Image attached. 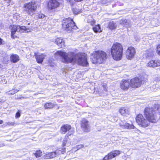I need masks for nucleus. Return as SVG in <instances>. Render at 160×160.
<instances>
[{
  "instance_id": "1",
  "label": "nucleus",
  "mask_w": 160,
  "mask_h": 160,
  "mask_svg": "<svg viewBox=\"0 0 160 160\" xmlns=\"http://www.w3.org/2000/svg\"><path fill=\"white\" fill-rule=\"evenodd\" d=\"M136 122L140 127L146 128L150 126V123H155L158 121L156 114L149 107H146L143 111V115L141 113L137 115Z\"/></svg>"
},
{
  "instance_id": "2",
  "label": "nucleus",
  "mask_w": 160,
  "mask_h": 160,
  "mask_svg": "<svg viewBox=\"0 0 160 160\" xmlns=\"http://www.w3.org/2000/svg\"><path fill=\"white\" fill-rule=\"evenodd\" d=\"M110 54L115 60L119 61L122 57L123 47L121 43L118 42L114 43L110 49Z\"/></svg>"
},
{
  "instance_id": "3",
  "label": "nucleus",
  "mask_w": 160,
  "mask_h": 160,
  "mask_svg": "<svg viewBox=\"0 0 160 160\" xmlns=\"http://www.w3.org/2000/svg\"><path fill=\"white\" fill-rule=\"evenodd\" d=\"M91 61L95 64H100L103 63L107 58V54L103 50L94 51L91 53Z\"/></svg>"
},
{
  "instance_id": "4",
  "label": "nucleus",
  "mask_w": 160,
  "mask_h": 160,
  "mask_svg": "<svg viewBox=\"0 0 160 160\" xmlns=\"http://www.w3.org/2000/svg\"><path fill=\"white\" fill-rule=\"evenodd\" d=\"M55 55L61 57L62 62L66 63H72L75 59L76 55L73 52H70L67 53L61 51H58L55 52Z\"/></svg>"
},
{
  "instance_id": "5",
  "label": "nucleus",
  "mask_w": 160,
  "mask_h": 160,
  "mask_svg": "<svg viewBox=\"0 0 160 160\" xmlns=\"http://www.w3.org/2000/svg\"><path fill=\"white\" fill-rule=\"evenodd\" d=\"M23 8H24V11L28 15L32 16L35 14L38 6L36 2L32 1L25 3L23 5Z\"/></svg>"
},
{
  "instance_id": "6",
  "label": "nucleus",
  "mask_w": 160,
  "mask_h": 160,
  "mask_svg": "<svg viewBox=\"0 0 160 160\" xmlns=\"http://www.w3.org/2000/svg\"><path fill=\"white\" fill-rule=\"evenodd\" d=\"M62 27L67 31H72L77 29V27L72 19L68 18L64 19L62 24Z\"/></svg>"
},
{
  "instance_id": "7",
  "label": "nucleus",
  "mask_w": 160,
  "mask_h": 160,
  "mask_svg": "<svg viewBox=\"0 0 160 160\" xmlns=\"http://www.w3.org/2000/svg\"><path fill=\"white\" fill-rule=\"evenodd\" d=\"M78 64L83 67H88L89 63L87 61V55L84 53H80L77 60Z\"/></svg>"
},
{
  "instance_id": "8",
  "label": "nucleus",
  "mask_w": 160,
  "mask_h": 160,
  "mask_svg": "<svg viewBox=\"0 0 160 160\" xmlns=\"http://www.w3.org/2000/svg\"><path fill=\"white\" fill-rule=\"evenodd\" d=\"M61 0H49L47 2V7L48 10H54L59 7L60 5Z\"/></svg>"
},
{
  "instance_id": "9",
  "label": "nucleus",
  "mask_w": 160,
  "mask_h": 160,
  "mask_svg": "<svg viewBox=\"0 0 160 160\" xmlns=\"http://www.w3.org/2000/svg\"><path fill=\"white\" fill-rule=\"evenodd\" d=\"M136 54L135 49L132 46L128 47L125 52L126 57L128 60H131L133 58Z\"/></svg>"
},
{
  "instance_id": "10",
  "label": "nucleus",
  "mask_w": 160,
  "mask_h": 160,
  "mask_svg": "<svg viewBox=\"0 0 160 160\" xmlns=\"http://www.w3.org/2000/svg\"><path fill=\"white\" fill-rule=\"evenodd\" d=\"M129 79H122L119 82V88L122 91H127L131 87Z\"/></svg>"
},
{
  "instance_id": "11",
  "label": "nucleus",
  "mask_w": 160,
  "mask_h": 160,
  "mask_svg": "<svg viewBox=\"0 0 160 160\" xmlns=\"http://www.w3.org/2000/svg\"><path fill=\"white\" fill-rule=\"evenodd\" d=\"M130 82L131 87L134 88L140 87L142 83V80L138 77L131 79Z\"/></svg>"
},
{
  "instance_id": "12",
  "label": "nucleus",
  "mask_w": 160,
  "mask_h": 160,
  "mask_svg": "<svg viewBox=\"0 0 160 160\" xmlns=\"http://www.w3.org/2000/svg\"><path fill=\"white\" fill-rule=\"evenodd\" d=\"M121 154V152L118 150H115L108 153L102 158L103 160H111L118 156Z\"/></svg>"
},
{
  "instance_id": "13",
  "label": "nucleus",
  "mask_w": 160,
  "mask_h": 160,
  "mask_svg": "<svg viewBox=\"0 0 160 160\" xmlns=\"http://www.w3.org/2000/svg\"><path fill=\"white\" fill-rule=\"evenodd\" d=\"M81 129L84 132H88L90 131V127L89 121L85 118L82 119L80 122Z\"/></svg>"
},
{
  "instance_id": "14",
  "label": "nucleus",
  "mask_w": 160,
  "mask_h": 160,
  "mask_svg": "<svg viewBox=\"0 0 160 160\" xmlns=\"http://www.w3.org/2000/svg\"><path fill=\"white\" fill-rule=\"evenodd\" d=\"M43 107L45 109H51L55 107L57 109H58L59 107L57 103H54L52 102L48 101L45 102L43 105Z\"/></svg>"
},
{
  "instance_id": "15",
  "label": "nucleus",
  "mask_w": 160,
  "mask_h": 160,
  "mask_svg": "<svg viewBox=\"0 0 160 160\" xmlns=\"http://www.w3.org/2000/svg\"><path fill=\"white\" fill-rule=\"evenodd\" d=\"M72 128L71 126L69 124H66L62 125L60 128V132L61 134H65L67 132H69V131ZM73 134V132H70V133Z\"/></svg>"
},
{
  "instance_id": "16",
  "label": "nucleus",
  "mask_w": 160,
  "mask_h": 160,
  "mask_svg": "<svg viewBox=\"0 0 160 160\" xmlns=\"http://www.w3.org/2000/svg\"><path fill=\"white\" fill-rule=\"evenodd\" d=\"M147 66L151 68H155L160 66V60L151 59L148 62Z\"/></svg>"
},
{
  "instance_id": "17",
  "label": "nucleus",
  "mask_w": 160,
  "mask_h": 160,
  "mask_svg": "<svg viewBox=\"0 0 160 160\" xmlns=\"http://www.w3.org/2000/svg\"><path fill=\"white\" fill-rule=\"evenodd\" d=\"M9 29L11 30V36L12 39H14L17 36L15 35L16 32L18 29V25L15 24L10 25L9 27Z\"/></svg>"
},
{
  "instance_id": "18",
  "label": "nucleus",
  "mask_w": 160,
  "mask_h": 160,
  "mask_svg": "<svg viewBox=\"0 0 160 160\" xmlns=\"http://www.w3.org/2000/svg\"><path fill=\"white\" fill-rule=\"evenodd\" d=\"M118 112L120 114L124 117H127L130 114L128 109L126 107H122L119 109Z\"/></svg>"
},
{
  "instance_id": "19",
  "label": "nucleus",
  "mask_w": 160,
  "mask_h": 160,
  "mask_svg": "<svg viewBox=\"0 0 160 160\" xmlns=\"http://www.w3.org/2000/svg\"><path fill=\"white\" fill-rule=\"evenodd\" d=\"M55 42L59 48H63L65 47L64 41L62 38H57L55 40Z\"/></svg>"
},
{
  "instance_id": "20",
  "label": "nucleus",
  "mask_w": 160,
  "mask_h": 160,
  "mask_svg": "<svg viewBox=\"0 0 160 160\" xmlns=\"http://www.w3.org/2000/svg\"><path fill=\"white\" fill-rule=\"evenodd\" d=\"M34 56L35 57L37 62L38 63H42L45 58V56L42 53L38 54V53L35 52L34 53Z\"/></svg>"
},
{
  "instance_id": "21",
  "label": "nucleus",
  "mask_w": 160,
  "mask_h": 160,
  "mask_svg": "<svg viewBox=\"0 0 160 160\" xmlns=\"http://www.w3.org/2000/svg\"><path fill=\"white\" fill-rule=\"evenodd\" d=\"M120 127L122 129H131L134 128V126L132 125H130L128 123H124L121 122L119 123Z\"/></svg>"
},
{
  "instance_id": "22",
  "label": "nucleus",
  "mask_w": 160,
  "mask_h": 160,
  "mask_svg": "<svg viewBox=\"0 0 160 160\" xmlns=\"http://www.w3.org/2000/svg\"><path fill=\"white\" fill-rule=\"evenodd\" d=\"M56 156V152H48L45 154L43 157V158L44 159L52 158Z\"/></svg>"
},
{
  "instance_id": "23",
  "label": "nucleus",
  "mask_w": 160,
  "mask_h": 160,
  "mask_svg": "<svg viewBox=\"0 0 160 160\" xmlns=\"http://www.w3.org/2000/svg\"><path fill=\"white\" fill-rule=\"evenodd\" d=\"M19 60V57L17 54H12L10 56V61L13 63L17 62Z\"/></svg>"
},
{
  "instance_id": "24",
  "label": "nucleus",
  "mask_w": 160,
  "mask_h": 160,
  "mask_svg": "<svg viewBox=\"0 0 160 160\" xmlns=\"http://www.w3.org/2000/svg\"><path fill=\"white\" fill-rule=\"evenodd\" d=\"M73 133L71 132L70 133V132H68L67 134L65 136L63 140L62 146V147H64L66 146L68 141V140L69 139V136L72 135Z\"/></svg>"
},
{
  "instance_id": "25",
  "label": "nucleus",
  "mask_w": 160,
  "mask_h": 160,
  "mask_svg": "<svg viewBox=\"0 0 160 160\" xmlns=\"http://www.w3.org/2000/svg\"><path fill=\"white\" fill-rule=\"evenodd\" d=\"M107 28L111 30H115L117 28V25L113 21L110 22L108 23Z\"/></svg>"
},
{
  "instance_id": "26",
  "label": "nucleus",
  "mask_w": 160,
  "mask_h": 160,
  "mask_svg": "<svg viewBox=\"0 0 160 160\" xmlns=\"http://www.w3.org/2000/svg\"><path fill=\"white\" fill-rule=\"evenodd\" d=\"M66 152V148L64 147L59 148L56 150L55 152H56V155L57 154L60 155L64 154Z\"/></svg>"
},
{
  "instance_id": "27",
  "label": "nucleus",
  "mask_w": 160,
  "mask_h": 160,
  "mask_svg": "<svg viewBox=\"0 0 160 160\" xmlns=\"http://www.w3.org/2000/svg\"><path fill=\"white\" fill-rule=\"evenodd\" d=\"M92 29L95 33L100 32L102 31L100 26L99 24L96 25L93 27L92 28Z\"/></svg>"
},
{
  "instance_id": "28",
  "label": "nucleus",
  "mask_w": 160,
  "mask_h": 160,
  "mask_svg": "<svg viewBox=\"0 0 160 160\" xmlns=\"http://www.w3.org/2000/svg\"><path fill=\"white\" fill-rule=\"evenodd\" d=\"M19 91V90L17 89H12L6 92V93L8 95H12L14 94L17 93Z\"/></svg>"
},
{
  "instance_id": "29",
  "label": "nucleus",
  "mask_w": 160,
  "mask_h": 160,
  "mask_svg": "<svg viewBox=\"0 0 160 160\" xmlns=\"http://www.w3.org/2000/svg\"><path fill=\"white\" fill-rule=\"evenodd\" d=\"M34 154L36 158H38L42 155V152L40 150H38L35 151Z\"/></svg>"
},
{
  "instance_id": "30",
  "label": "nucleus",
  "mask_w": 160,
  "mask_h": 160,
  "mask_svg": "<svg viewBox=\"0 0 160 160\" xmlns=\"http://www.w3.org/2000/svg\"><path fill=\"white\" fill-rule=\"evenodd\" d=\"M81 9H79L77 7H74L72 9L73 12L75 14L80 13L81 12Z\"/></svg>"
},
{
  "instance_id": "31",
  "label": "nucleus",
  "mask_w": 160,
  "mask_h": 160,
  "mask_svg": "<svg viewBox=\"0 0 160 160\" xmlns=\"http://www.w3.org/2000/svg\"><path fill=\"white\" fill-rule=\"evenodd\" d=\"M87 22L91 26H93L96 23L95 20L93 18H92L91 20L88 19Z\"/></svg>"
},
{
  "instance_id": "32",
  "label": "nucleus",
  "mask_w": 160,
  "mask_h": 160,
  "mask_svg": "<svg viewBox=\"0 0 160 160\" xmlns=\"http://www.w3.org/2000/svg\"><path fill=\"white\" fill-rule=\"evenodd\" d=\"M156 51L157 54L160 56V43L157 45L156 48Z\"/></svg>"
},
{
  "instance_id": "33",
  "label": "nucleus",
  "mask_w": 160,
  "mask_h": 160,
  "mask_svg": "<svg viewBox=\"0 0 160 160\" xmlns=\"http://www.w3.org/2000/svg\"><path fill=\"white\" fill-rule=\"evenodd\" d=\"M21 116V114L20 111L18 110L15 114L16 118H19Z\"/></svg>"
},
{
  "instance_id": "34",
  "label": "nucleus",
  "mask_w": 160,
  "mask_h": 160,
  "mask_svg": "<svg viewBox=\"0 0 160 160\" xmlns=\"http://www.w3.org/2000/svg\"><path fill=\"white\" fill-rule=\"evenodd\" d=\"M84 147V145L83 144L78 145L76 146L77 150L81 149Z\"/></svg>"
},
{
  "instance_id": "35",
  "label": "nucleus",
  "mask_w": 160,
  "mask_h": 160,
  "mask_svg": "<svg viewBox=\"0 0 160 160\" xmlns=\"http://www.w3.org/2000/svg\"><path fill=\"white\" fill-rule=\"evenodd\" d=\"M37 16L38 18H43L45 17V15L42 13H39Z\"/></svg>"
},
{
  "instance_id": "36",
  "label": "nucleus",
  "mask_w": 160,
  "mask_h": 160,
  "mask_svg": "<svg viewBox=\"0 0 160 160\" xmlns=\"http://www.w3.org/2000/svg\"><path fill=\"white\" fill-rule=\"evenodd\" d=\"M18 29H19L20 30H25L26 27L24 26H21L20 25H18Z\"/></svg>"
},
{
  "instance_id": "37",
  "label": "nucleus",
  "mask_w": 160,
  "mask_h": 160,
  "mask_svg": "<svg viewBox=\"0 0 160 160\" xmlns=\"http://www.w3.org/2000/svg\"><path fill=\"white\" fill-rule=\"evenodd\" d=\"M1 56L3 57V59H7L8 58V56L6 54H1Z\"/></svg>"
},
{
  "instance_id": "38",
  "label": "nucleus",
  "mask_w": 160,
  "mask_h": 160,
  "mask_svg": "<svg viewBox=\"0 0 160 160\" xmlns=\"http://www.w3.org/2000/svg\"><path fill=\"white\" fill-rule=\"evenodd\" d=\"M5 44V41L0 37V45H4Z\"/></svg>"
},
{
  "instance_id": "39",
  "label": "nucleus",
  "mask_w": 160,
  "mask_h": 160,
  "mask_svg": "<svg viewBox=\"0 0 160 160\" xmlns=\"http://www.w3.org/2000/svg\"><path fill=\"white\" fill-rule=\"evenodd\" d=\"M15 123L13 122H8L7 123L8 125L9 126H13L15 125Z\"/></svg>"
},
{
  "instance_id": "40",
  "label": "nucleus",
  "mask_w": 160,
  "mask_h": 160,
  "mask_svg": "<svg viewBox=\"0 0 160 160\" xmlns=\"http://www.w3.org/2000/svg\"><path fill=\"white\" fill-rule=\"evenodd\" d=\"M5 146L4 143L2 142H0V147H2Z\"/></svg>"
},
{
  "instance_id": "41",
  "label": "nucleus",
  "mask_w": 160,
  "mask_h": 160,
  "mask_svg": "<svg viewBox=\"0 0 160 160\" xmlns=\"http://www.w3.org/2000/svg\"><path fill=\"white\" fill-rule=\"evenodd\" d=\"M103 87L104 88V90L105 91H107V88L106 87L105 85H103Z\"/></svg>"
},
{
  "instance_id": "42",
  "label": "nucleus",
  "mask_w": 160,
  "mask_h": 160,
  "mask_svg": "<svg viewBox=\"0 0 160 160\" xmlns=\"http://www.w3.org/2000/svg\"><path fill=\"white\" fill-rule=\"evenodd\" d=\"M3 123V121L2 120L0 119V124H2Z\"/></svg>"
},
{
  "instance_id": "43",
  "label": "nucleus",
  "mask_w": 160,
  "mask_h": 160,
  "mask_svg": "<svg viewBox=\"0 0 160 160\" xmlns=\"http://www.w3.org/2000/svg\"><path fill=\"white\" fill-rule=\"evenodd\" d=\"M75 2H79L83 1V0H74Z\"/></svg>"
},
{
  "instance_id": "44",
  "label": "nucleus",
  "mask_w": 160,
  "mask_h": 160,
  "mask_svg": "<svg viewBox=\"0 0 160 160\" xmlns=\"http://www.w3.org/2000/svg\"><path fill=\"white\" fill-rule=\"evenodd\" d=\"M12 0H4V1H7L8 3H10Z\"/></svg>"
},
{
  "instance_id": "45",
  "label": "nucleus",
  "mask_w": 160,
  "mask_h": 160,
  "mask_svg": "<svg viewBox=\"0 0 160 160\" xmlns=\"http://www.w3.org/2000/svg\"><path fill=\"white\" fill-rule=\"evenodd\" d=\"M151 51H151V52L152 53H153V51L152 50H151Z\"/></svg>"
},
{
  "instance_id": "46",
  "label": "nucleus",
  "mask_w": 160,
  "mask_h": 160,
  "mask_svg": "<svg viewBox=\"0 0 160 160\" xmlns=\"http://www.w3.org/2000/svg\"><path fill=\"white\" fill-rule=\"evenodd\" d=\"M1 68V64H0V69Z\"/></svg>"
}]
</instances>
